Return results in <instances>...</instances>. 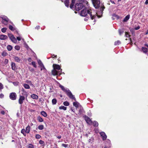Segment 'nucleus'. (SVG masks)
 Instances as JSON below:
<instances>
[{
	"instance_id": "nucleus-30",
	"label": "nucleus",
	"mask_w": 148,
	"mask_h": 148,
	"mask_svg": "<svg viewBox=\"0 0 148 148\" xmlns=\"http://www.w3.org/2000/svg\"><path fill=\"white\" fill-rule=\"evenodd\" d=\"M93 124L94 127H97L98 125V122L95 121L93 122Z\"/></svg>"
},
{
	"instance_id": "nucleus-33",
	"label": "nucleus",
	"mask_w": 148,
	"mask_h": 148,
	"mask_svg": "<svg viewBox=\"0 0 148 148\" xmlns=\"http://www.w3.org/2000/svg\"><path fill=\"white\" fill-rule=\"evenodd\" d=\"M38 120L40 122H42L43 121V119L40 116H38Z\"/></svg>"
},
{
	"instance_id": "nucleus-55",
	"label": "nucleus",
	"mask_w": 148,
	"mask_h": 148,
	"mask_svg": "<svg viewBox=\"0 0 148 148\" xmlns=\"http://www.w3.org/2000/svg\"><path fill=\"white\" fill-rule=\"evenodd\" d=\"M41 137V136L38 134V139H39Z\"/></svg>"
},
{
	"instance_id": "nucleus-11",
	"label": "nucleus",
	"mask_w": 148,
	"mask_h": 148,
	"mask_svg": "<svg viewBox=\"0 0 148 148\" xmlns=\"http://www.w3.org/2000/svg\"><path fill=\"white\" fill-rule=\"evenodd\" d=\"M8 36L5 35H0V39L1 40H4L7 39Z\"/></svg>"
},
{
	"instance_id": "nucleus-12",
	"label": "nucleus",
	"mask_w": 148,
	"mask_h": 148,
	"mask_svg": "<svg viewBox=\"0 0 148 148\" xmlns=\"http://www.w3.org/2000/svg\"><path fill=\"white\" fill-rule=\"evenodd\" d=\"M130 15L129 14L127 15L124 18L123 20V22H127L130 18Z\"/></svg>"
},
{
	"instance_id": "nucleus-46",
	"label": "nucleus",
	"mask_w": 148,
	"mask_h": 148,
	"mask_svg": "<svg viewBox=\"0 0 148 148\" xmlns=\"http://www.w3.org/2000/svg\"><path fill=\"white\" fill-rule=\"evenodd\" d=\"M25 94H22L23 95H25L26 94V92H24V89L23 88H22L21 90Z\"/></svg>"
},
{
	"instance_id": "nucleus-56",
	"label": "nucleus",
	"mask_w": 148,
	"mask_h": 148,
	"mask_svg": "<svg viewBox=\"0 0 148 148\" xmlns=\"http://www.w3.org/2000/svg\"><path fill=\"white\" fill-rule=\"evenodd\" d=\"M140 28V26H138L136 28H135V29L136 30H138V29H139Z\"/></svg>"
},
{
	"instance_id": "nucleus-1",
	"label": "nucleus",
	"mask_w": 148,
	"mask_h": 148,
	"mask_svg": "<svg viewBox=\"0 0 148 148\" xmlns=\"http://www.w3.org/2000/svg\"><path fill=\"white\" fill-rule=\"evenodd\" d=\"M98 14V12L97 13L94 11H92L91 9H88L87 8L83 9L80 13V15L84 17L87 16L88 18V14L89 15L92 20L95 19L96 16H97L99 18L101 17V16H99Z\"/></svg>"
},
{
	"instance_id": "nucleus-15",
	"label": "nucleus",
	"mask_w": 148,
	"mask_h": 148,
	"mask_svg": "<svg viewBox=\"0 0 148 148\" xmlns=\"http://www.w3.org/2000/svg\"><path fill=\"white\" fill-rule=\"evenodd\" d=\"M53 67L54 69L60 70V66L59 65L56 64H53Z\"/></svg>"
},
{
	"instance_id": "nucleus-23",
	"label": "nucleus",
	"mask_w": 148,
	"mask_h": 148,
	"mask_svg": "<svg viewBox=\"0 0 148 148\" xmlns=\"http://www.w3.org/2000/svg\"><path fill=\"white\" fill-rule=\"evenodd\" d=\"M57 102V100L55 98L53 99L52 100V103L53 105H54L56 104Z\"/></svg>"
},
{
	"instance_id": "nucleus-40",
	"label": "nucleus",
	"mask_w": 148,
	"mask_h": 148,
	"mask_svg": "<svg viewBox=\"0 0 148 148\" xmlns=\"http://www.w3.org/2000/svg\"><path fill=\"white\" fill-rule=\"evenodd\" d=\"M15 49L17 50H19L20 49V47L19 46L16 45L15 47Z\"/></svg>"
},
{
	"instance_id": "nucleus-7",
	"label": "nucleus",
	"mask_w": 148,
	"mask_h": 148,
	"mask_svg": "<svg viewBox=\"0 0 148 148\" xmlns=\"http://www.w3.org/2000/svg\"><path fill=\"white\" fill-rule=\"evenodd\" d=\"M10 98L12 100L16 99V95L15 92L11 93L10 95Z\"/></svg>"
},
{
	"instance_id": "nucleus-36",
	"label": "nucleus",
	"mask_w": 148,
	"mask_h": 148,
	"mask_svg": "<svg viewBox=\"0 0 148 148\" xmlns=\"http://www.w3.org/2000/svg\"><path fill=\"white\" fill-rule=\"evenodd\" d=\"M32 98L33 99H36L37 98V95L35 94H33L31 96Z\"/></svg>"
},
{
	"instance_id": "nucleus-3",
	"label": "nucleus",
	"mask_w": 148,
	"mask_h": 148,
	"mask_svg": "<svg viewBox=\"0 0 148 148\" xmlns=\"http://www.w3.org/2000/svg\"><path fill=\"white\" fill-rule=\"evenodd\" d=\"M59 87L61 88L62 90L64 91L65 92L67 96L71 99H73L74 100L76 101V99L71 93V92L69 89H66L64 86L60 84Z\"/></svg>"
},
{
	"instance_id": "nucleus-4",
	"label": "nucleus",
	"mask_w": 148,
	"mask_h": 148,
	"mask_svg": "<svg viewBox=\"0 0 148 148\" xmlns=\"http://www.w3.org/2000/svg\"><path fill=\"white\" fill-rule=\"evenodd\" d=\"M38 63L39 65L38 68H40L41 71H43V72H45L47 70L45 68L43 64L40 60H38Z\"/></svg>"
},
{
	"instance_id": "nucleus-26",
	"label": "nucleus",
	"mask_w": 148,
	"mask_h": 148,
	"mask_svg": "<svg viewBox=\"0 0 148 148\" xmlns=\"http://www.w3.org/2000/svg\"><path fill=\"white\" fill-rule=\"evenodd\" d=\"M66 107H64V106H61L59 107V109L60 110H65L66 109Z\"/></svg>"
},
{
	"instance_id": "nucleus-34",
	"label": "nucleus",
	"mask_w": 148,
	"mask_h": 148,
	"mask_svg": "<svg viewBox=\"0 0 148 148\" xmlns=\"http://www.w3.org/2000/svg\"><path fill=\"white\" fill-rule=\"evenodd\" d=\"M63 104L65 106H68L69 105V103L67 101H65L63 102Z\"/></svg>"
},
{
	"instance_id": "nucleus-64",
	"label": "nucleus",
	"mask_w": 148,
	"mask_h": 148,
	"mask_svg": "<svg viewBox=\"0 0 148 148\" xmlns=\"http://www.w3.org/2000/svg\"><path fill=\"white\" fill-rule=\"evenodd\" d=\"M104 148H107V147L106 146V147H104Z\"/></svg>"
},
{
	"instance_id": "nucleus-22",
	"label": "nucleus",
	"mask_w": 148,
	"mask_h": 148,
	"mask_svg": "<svg viewBox=\"0 0 148 148\" xmlns=\"http://www.w3.org/2000/svg\"><path fill=\"white\" fill-rule=\"evenodd\" d=\"M119 32L120 35L121 36L124 32V31L123 29H119L118 30Z\"/></svg>"
},
{
	"instance_id": "nucleus-49",
	"label": "nucleus",
	"mask_w": 148,
	"mask_h": 148,
	"mask_svg": "<svg viewBox=\"0 0 148 148\" xmlns=\"http://www.w3.org/2000/svg\"><path fill=\"white\" fill-rule=\"evenodd\" d=\"M4 97V95L3 94H1L0 95V98H2Z\"/></svg>"
},
{
	"instance_id": "nucleus-43",
	"label": "nucleus",
	"mask_w": 148,
	"mask_h": 148,
	"mask_svg": "<svg viewBox=\"0 0 148 148\" xmlns=\"http://www.w3.org/2000/svg\"><path fill=\"white\" fill-rule=\"evenodd\" d=\"M35 67H36V65L35 64V62H33L31 63Z\"/></svg>"
},
{
	"instance_id": "nucleus-10",
	"label": "nucleus",
	"mask_w": 148,
	"mask_h": 148,
	"mask_svg": "<svg viewBox=\"0 0 148 148\" xmlns=\"http://www.w3.org/2000/svg\"><path fill=\"white\" fill-rule=\"evenodd\" d=\"M100 134L101 136L102 137V139L103 140H105L106 139L107 136L104 132H101Z\"/></svg>"
},
{
	"instance_id": "nucleus-16",
	"label": "nucleus",
	"mask_w": 148,
	"mask_h": 148,
	"mask_svg": "<svg viewBox=\"0 0 148 148\" xmlns=\"http://www.w3.org/2000/svg\"><path fill=\"white\" fill-rule=\"evenodd\" d=\"M69 0H65V1L64 2V3L65 5V6L67 8L69 7Z\"/></svg>"
},
{
	"instance_id": "nucleus-47",
	"label": "nucleus",
	"mask_w": 148,
	"mask_h": 148,
	"mask_svg": "<svg viewBox=\"0 0 148 148\" xmlns=\"http://www.w3.org/2000/svg\"><path fill=\"white\" fill-rule=\"evenodd\" d=\"M2 23L4 24L5 25H7L8 24V22H4L3 21H2Z\"/></svg>"
},
{
	"instance_id": "nucleus-42",
	"label": "nucleus",
	"mask_w": 148,
	"mask_h": 148,
	"mask_svg": "<svg viewBox=\"0 0 148 148\" xmlns=\"http://www.w3.org/2000/svg\"><path fill=\"white\" fill-rule=\"evenodd\" d=\"M3 88V85L0 83V90H1Z\"/></svg>"
},
{
	"instance_id": "nucleus-5",
	"label": "nucleus",
	"mask_w": 148,
	"mask_h": 148,
	"mask_svg": "<svg viewBox=\"0 0 148 148\" xmlns=\"http://www.w3.org/2000/svg\"><path fill=\"white\" fill-rule=\"evenodd\" d=\"M84 7V5L82 3H77L75 5V8L76 11H79L83 8Z\"/></svg>"
},
{
	"instance_id": "nucleus-59",
	"label": "nucleus",
	"mask_w": 148,
	"mask_h": 148,
	"mask_svg": "<svg viewBox=\"0 0 148 148\" xmlns=\"http://www.w3.org/2000/svg\"><path fill=\"white\" fill-rule=\"evenodd\" d=\"M28 60L30 62V61H31V58H29Z\"/></svg>"
},
{
	"instance_id": "nucleus-9",
	"label": "nucleus",
	"mask_w": 148,
	"mask_h": 148,
	"mask_svg": "<svg viewBox=\"0 0 148 148\" xmlns=\"http://www.w3.org/2000/svg\"><path fill=\"white\" fill-rule=\"evenodd\" d=\"M25 99V97L23 96L20 95V98L18 100V102L20 104H22L23 103V101Z\"/></svg>"
},
{
	"instance_id": "nucleus-2",
	"label": "nucleus",
	"mask_w": 148,
	"mask_h": 148,
	"mask_svg": "<svg viewBox=\"0 0 148 148\" xmlns=\"http://www.w3.org/2000/svg\"><path fill=\"white\" fill-rule=\"evenodd\" d=\"M92 1L94 6L95 8L98 9L100 7V12L102 14L103 11L105 8L104 5L103 4H101L100 0H93Z\"/></svg>"
},
{
	"instance_id": "nucleus-45",
	"label": "nucleus",
	"mask_w": 148,
	"mask_h": 148,
	"mask_svg": "<svg viewBox=\"0 0 148 148\" xmlns=\"http://www.w3.org/2000/svg\"><path fill=\"white\" fill-rule=\"evenodd\" d=\"M33 147V145L31 144H29V148H32Z\"/></svg>"
},
{
	"instance_id": "nucleus-17",
	"label": "nucleus",
	"mask_w": 148,
	"mask_h": 148,
	"mask_svg": "<svg viewBox=\"0 0 148 148\" xmlns=\"http://www.w3.org/2000/svg\"><path fill=\"white\" fill-rule=\"evenodd\" d=\"M75 0H72V3H71V4L70 5V8L71 9H73V6L74 5V4L75 3Z\"/></svg>"
},
{
	"instance_id": "nucleus-61",
	"label": "nucleus",
	"mask_w": 148,
	"mask_h": 148,
	"mask_svg": "<svg viewBox=\"0 0 148 148\" xmlns=\"http://www.w3.org/2000/svg\"><path fill=\"white\" fill-rule=\"evenodd\" d=\"M145 45L146 46V47H148V45H147V44H145Z\"/></svg>"
},
{
	"instance_id": "nucleus-63",
	"label": "nucleus",
	"mask_w": 148,
	"mask_h": 148,
	"mask_svg": "<svg viewBox=\"0 0 148 148\" xmlns=\"http://www.w3.org/2000/svg\"><path fill=\"white\" fill-rule=\"evenodd\" d=\"M121 1V0H118V2H119V1Z\"/></svg>"
},
{
	"instance_id": "nucleus-60",
	"label": "nucleus",
	"mask_w": 148,
	"mask_h": 148,
	"mask_svg": "<svg viewBox=\"0 0 148 148\" xmlns=\"http://www.w3.org/2000/svg\"><path fill=\"white\" fill-rule=\"evenodd\" d=\"M84 20L85 21H87L88 19H87V18H85L84 19Z\"/></svg>"
},
{
	"instance_id": "nucleus-52",
	"label": "nucleus",
	"mask_w": 148,
	"mask_h": 148,
	"mask_svg": "<svg viewBox=\"0 0 148 148\" xmlns=\"http://www.w3.org/2000/svg\"><path fill=\"white\" fill-rule=\"evenodd\" d=\"M1 113L2 114H4L5 112L4 111H2L1 112Z\"/></svg>"
},
{
	"instance_id": "nucleus-31",
	"label": "nucleus",
	"mask_w": 148,
	"mask_h": 148,
	"mask_svg": "<svg viewBox=\"0 0 148 148\" xmlns=\"http://www.w3.org/2000/svg\"><path fill=\"white\" fill-rule=\"evenodd\" d=\"M38 129L40 130H43L44 128V126L43 125H39L38 127Z\"/></svg>"
},
{
	"instance_id": "nucleus-38",
	"label": "nucleus",
	"mask_w": 148,
	"mask_h": 148,
	"mask_svg": "<svg viewBox=\"0 0 148 148\" xmlns=\"http://www.w3.org/2000/svg\"><path fill=\"white\" fill-rule=\"evenodd\" d=\"M83 109L82 108H81L79 111V114H81L83 113Z\"/></svg>"
},
{
	"instance_id": "nucleus-62",
	"label": "nucleus",
	"mask_w": 148,
	"mask_h": 148,
	"mask_svg": "<svg viewBox=\"0 0 148 148\" xmlns=\"http://www.w3.org/2000/svg\"><path fill=\"white\" fill-rule=\"evenodd\" d=\"M35 137H36V138L37 139V134L36 135Z\"/></svg>"
},
{
	"instance_id": "nucleus-35",
	"label": "nucleus",
	"mask_w": 148,
	"mask_h": 148,
	"mask_svg": "<svg viewBox=\"0 0 148 148\" xmlns=\"http://www.w3.org/2000/svg\"><path fill=\"white\" fill-rule=\"evenodd\" d=\"M125 36L127 38H129L130 37V35L129 33L127 32H125Z\"/></svg>"
},
{
	"instance_id": "nucleus-27",
	"label": "nucleus",
	"mask_w": 148,
	"mask_h": 148,
	"mask_svg": "<svg viewBox=\"0 0 148 148\" xmlns=\"http://www.w3.org/2000/svg\"><path fill=\"white\" fill-rule=\"evenodd\" d=\"M7 49L9 51H11L12 49V47L10 45L7 46Z\"/></svg>"
},
{
	"instance_id": "nucleus-6",
	"label": "nucleus",
	"mask_w": 148,
	"mask_h": 148,
	"mask_svg": "<svg viewBox=\"0 0 148 148\" xmlns=\"http://www.w3.org/2000/svg\"><path fill=\"white\" fill-rule=\"evenodd\" d=\"M8 37L13 42L16 43L17 42L16 39L12 34H8Z\"/></svg>"
},
{
	"instance_id": "nucleus-20",
	"label": "nucleus",
	"mask_w": 148,
	"mask_h": 148,
	"mask_svg": "<svg viewBox=\"0 0 148 148\" xmlns=\"http://www.w3.org/2000/svg\"><path fill=\"white\" fill-rule=\"evenodd\" d=\"M52 73L54 75H56L58 74V72L56 70L53 69L52 71Z\"/></svg>"
},
{
	"instance_id": "nucleus-58",
	"label": "nucleus",
	"mask_w": 148,
	"mask_h": 148,
	"mask_svg": "<svg viewBox=\"0 0 148 148\" xmlns=\"http://www.w3.org/2000/svg\"><path fill=\"white\" fill-rule=\"evenodd\" d=\"M148 34V29L147 30V32H146V33H145V34L146 35H147Z\"/></svg>"
},
{
	"instance_id": "nucleus-28",
	"label": "nucleus",
	"mask_w": 148,
	"mask_h": 148,
	"mask_svg": "<svg viewBox=\"0 0 148 148\" xmlns=\"http://www.w3.org/2000/svg\"><path fill=\"white\" fill-rule=\"evenodd\" d=\"M9 28L10 30L12 31H14L15 29L14 27L12 25H9Z\"/></svg>"
},
{
	"instance_id": "nucleus-24",
	"label": "nucleus",
	"mask_w": 148,
	"mask_h": 148,
	"mask_svg": "<svg viewBox=\"0 0 148 148\" xmlns=\"http://www.w3.org/2000/svg\"><path fill=\"white\" fill-rule=\"evenodd\" d=\"M142 50L143 52L146 53L147 52V49L146 47H143L142 48Z\"/></svg>"
},
{
	"instance_id": "nucleus-51",
	"label": "nucleus",
	"mask_w": 148,
	"mask_h": 148,
	"mask_svg": "<svg viewBox=\"0 0 148 148\" xmlns=\"http://www.w3.org/2000/svg\"><path fill=\"white\" fill-rule=\"evenodd\" d=\"M18 40V41H20L21 40V38L20 37H17L16 38Z\"/></svg>"
},
{
	"instance_id": "nucleus-29",
	"label": "nucleus",
	"mask_w": 148,
	"mask_h": 148,
	"mask_svg": "<svg viewBox=\"0 0 148 148\" xmlns=\"http://www.w3.org/2000/svg\"><path fill=\"white\" fill-rule=\"evenodd\" d=\"M21 132L24 136H25L26 135V133L27 132H26V131L24 129H22V130Z\"/></svg>"
},
{
	"instance_id": "nucleus-54",
	"label": "nucleus",
	"mask_w": 148,
	"mask_h": 148,
	"mask_svg": "<svg viewBox=\"0 0 148 148\" xmlns=\"http://www.w3.org/2000/svg\"><path fill=\"white\" fill-rule=\"evenodd\" d=\"M145 3L146 5L148 4V0H146L145 2Z\"/></svg>"
},
{
	"instance_id": "nucleus-19",
	"label": "nucleus",
	"mask_w": 148,
	"mask_h": 148,
	"mask_svg": "<svg viewBox=\"0 0 148 148\" xmlns=\"http://www.w3.org/2000/svg\"><path fill=\"white\" fill-rule=\"evenodd\" d=\"M1 18L3 20L6 22H8L9 21V19L6 16H3Z\"/></svg>"
},
{
	"instance_id": "nucleus-8",
	"label": "nucleus",
	"mask_w": 148,
	"mask_h": 148,
	"mask_svg": "<svg viewBox=\"0 0 148 148\" xmlns=\"http://www.w3.org/2000/svg\"><path fill=\"white\" fill-rule=\"evenodd\" d=\"M83 117L84 118L85 121L88 123L90 124L92 123L91 120L88 116L85 115L83 116Z\"/></svg>"
},
{
	"instance_id": "nucleus-13",
	"label": "nucleus",
	"mask_w": 148,
	"mask_h": 148,
	"mask_svg": "<svg viewBox=\"0 0 148 148\" xmlns=\"http://www.w3.org/2000/svg\"><path fill=\"white\" fill-rule=\"evenodd\" d=\"M14 59L16 62H20L21 61H22L21 59L20 58H19L17 56H15L14 57Z\"/></svg>"
},
{
	"instance_id": "nucleus-32",
	"label": "nucleus",
	"mask_w": 148,
	"mask_h": 148,
	"mask_svg": "<svg viewBox=\"0 0 148 148\" xmlns=\"http://www.w3.org/2000/svg\"><path fill=\"white\" fill-rule=\"evenodd\" d=\"M121 43V42L119 40H117V41H116L114 42V45H118L119 44H120Z\"/></svg>"
},
{
	"instance_id": "nucleus-39",
	"label": "nucleus",
	"mask_w": 148,
	"mask_h": 148,
	"mask_svg": "<svg viewBox=\"0 0 148 148\" xmlns=\"http://www.w3.org/2000/svg\"><path fill=\"white\" fill-rule=\"evenodd\" d=\"M7 30V28L5 27H4L2 28L1 29V32L3 33H5L6 32V30Z\"/></svg>"
},
{
	"instance_id": "nucleus-21",
	"label": "nucleus",
	"mask_w": 148,
	"mask_h": 148,
	"mask_svg": "<svg viewBox=\"0 0 148 148\" xmlns=\"http://www.w3.org/2000/svg\"><path fill=\"white\" fill-rule=\"evenodd\" d=\"M41 114L44 117H46L47 116V113L44 111H42L41 112Z\"/></svg>"
},
{
	"instance_id": "nucleus-41",
	"label": "nucleus",
	"mask_w": 148,
	"mask_h": 148,
	"mask_svg": "<svg viewBox=\"0 0 148 148\" xmlns=\"http://www.w3.org/2000/svg\"><path fill=\"white\" fill-rule=\"evenodd\" d=\"M62 146L65 148H66L68 147V144H62Z\"/></svg>"
},
{
	"instance_id": "nucleus-44",
	"label": "nucleus",
	"mask_w": 148,
	"mask_h": 148,
	"mask_svg": "<svg viewBox=\"0 0 148 148\" xmlns=\"http://www.w3.org/2000/svg\"><path fill=\"white\" fill-rule=\"evenodd\" d=\"M39 143L41 144H43L44 143V141L42 140H40L39 142Z\"/></svg>"
},
{
	"instance_id": "nucleus-14",
	"label": "nucleus",
	"mask_w": 148,
	"mask_h": 148,
	"mask_svg": "<svg viewBox=\"0 0 148 148\" xmlns=\"http://www.w3.org/2000/svg\"><path fill=\"white\" fill-rule=\"evenodd\" d=\"M12 69L13 70H15L16 69V68L15 65V64L14 62H12L11 64Z\"/></svg>"
},
{
	"instance_id": "nucleus-18",
	"label": "nucleus",
	"mask_w": 148,
	"mask_h": 148,
	"mask_svg": "<svg viewBox=\"0 0 148 148\" xmlns=\"http://www.w3.org/2000/svg\"><path fill=\"white\" fill-rule=\"evenodd\" d=\"M73 106H75L76 108H77L79 107V103L77 101L73 102Z\"/></svg>"
},
{
	"instance_id": "nucleus-48",
	"label": "nucleus",
	"mask_w": 148,
	"mask_h": 148,
	"mask_svg": "<svg viewBox=\"0 0 148 148\" xmlns=\"http://www.w3.org/2000/svg\"><path fill=\"white\" fill-rule=\"evenodd\" d=\"M52 58H57V55H55L53 54L52 55Z\"/></svg>"
},
{
	"instance_id": "nucleus-53",
	"label": "nucleus",
	"mask_w": 148,
	"mask_h": 148,
	"mask_svg": "<svg viewBox=\"0 0 148 148\" xmlns=\"http://www.w3.org/2000/svg\"><path fill=\"white\" fill-rule=\"evenodd\" d=\"M57 137L58 139H60L61 138V135L56 136Z\"/></svg>"
},
{
	"instance_id": "nucleus-50",
	"label": "nucleus",
	"mask_w": 148,
	"mask_h": 148,
	"mask_svg": "<svg viewBox=\"0 0 148 148\" xmlns=\"http://www.w3.org/2000/svg\"><path fill=\"white\" fill-rule=\"evenodd\" d=\"M7 53L5 52H3L2 53V55L3 56H5Z\"/></svg>"
},
{
	"instance_id": "nucleus-57",
	"label": "nucleus",
	"mask_w": 148,
	"mask_h": 148,
	"mask_svg": "<svg viewBox=\"0 0 148 148\" xmlns=\"http://www.w3.org/2000/svg\"><path fill=\"white\" fill-rule=\"evenodd\" d=\"M110 2L113 4H115V3H114V2L112 0H110Z\"/></svg>"
},
{
	"instance_id": "nucleus-37",
	"label": "nucleus",
	"mask_w": 148,
	"mask_h": 148,
	"mask_svg": "<svg viewBox=\"0 0 148 148\" xmlns=\"http://www.w3.org/2000/svg\"><path fill=\"white\" fill-rule=\"evenodd\" d=\"M24 86L26 89H29L30 88L29 85L27 84H24Z\"/></svg>"
},
{
	"instance_id": "nucleus-25",
	"label": "nucleus",
	"mask_w": 148,
	"mask_h": 148,
	"mask_svg": "<svg viewBox=\"0 0 148 148\" xmlns=\"http://www.w3.org/2000/svg\"><path fill=\"white\" fill-rule=\"evenodd\" d=\"M30 126L29 125H28L26 128V132L27 133H28L29 132V131L30 130Z\"/></svg>"
}]
</instances>
